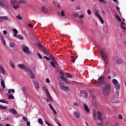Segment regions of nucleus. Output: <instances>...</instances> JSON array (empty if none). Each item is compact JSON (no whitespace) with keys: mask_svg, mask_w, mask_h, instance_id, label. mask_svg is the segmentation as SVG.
<instances>
[{"mask_svg":"<svg viewBox=\"0 0 126 126\" xmlns=\"http://www.w3.org/2000/svg\"><path fill=\"white\" fill-rule=\"evenodd\" d=\"M102 94L104 96L109 95L110 92H111V85L109 83L105 82L104 83L103 86L102 88Z\"/></svg>","mask_w":126,"mask_h":126,"instance_id":"1","label":"nucleus"},{"mask_svg":"<svg viewBox=\"0 0 126 126\" xmlns=\"http://www.w3.org/2000/svg\"><path fill=\"white\" fill-rule=\"evenodd\" d=\"M98 48L99 49L100 54L103 62H104V63H106V65H107L109 63V58L108 57V54L106 53L105 50L102 49H100L99 47H98Z\"/></svg>","mask_w":126,"mask_h":126,"instance_id":"2","label":"nucleus"},{"mask_svg":"<svg viewBox=\"0 0 126 126\" xmlns=\"http://www.w3.org/2000/svg\"><path fill=\"white\" fill-rule=\"evenodd\" d=\"M37 47L40 50V51H42V52H43V53H45L47 56V57H49L52 55V54L50 53H49L46 51V49L43 47L42 44L40 43H37Z\"/></svg>","mask_w":126,"mask_h":126,"instance_id":"3","label":"nucleus"},{"mask_svg":"<svg viewBox=\"0 0 126 126\" xmlns=\"http://www.w3.org/2000/svg\"><path fill=\"white\" fill-rule=\"evenodd\" d=\"M59 87L60 89L63 90L64 91H69V90H70V89H69L68 86H65L64 84L63 83L60 84Z\"/></svg>","mask_w":126,"mask_h":126,"instance_id":"4","label":"nucleus"},{"mask_svg":"<svg viewBox=\"0 0 126 126\" xmlns=\"http://www.w3.org/2000/svg\"><path fill=\"white\" fill-rule=\"evenodd\" d=\"M18 68H21L25 70V71H28L29 70V67H26L24 64H18Z\"/></svg>","mask_w":126,"mask_h":126,"instance_id":"5","label":"nucleus"},{"mask_svg":"<svg viewBox=\"0 0 126 126\" xmlns=\"http://www.w3.org/2000/svg\"><path fill=\"white\" fill-rule=\"evenodd\" d=\"M16 2V0H10L11 5L14 9H17L19 7V5L15 6Z\"/></svg>","mask_w":126,"mask_h":126,"instance_id":"6","label":"nucleus"},{"mask_svg":"<svg viewBox=\"0 0 126 126\" xmlns=\"http://www.w3.org/2000/svg\"><path fill=\"white\" fill-rule=\"evenodd\" d=\"M105 78H104V76H101L98 79V84H103L104 85V83L106 82V81H104Z\"/></svg>","mask_w":126,"mask_h":126,"instance_id":"7","label":"nucleus"},{"mask_svg":"<svg viewBox=\"0 0 126 126\" xmlns=\"http://www.w3.org/2000/svg\"><path fill=\"white\" fill-rule=\"evenodd\" d=\"M43 88H45L46 89V93L47 94V98H48L49 99L50 102H53V99L52 98V96H51L50 93L48 92V89L46 88V87L45 86H43Z\"/></svg>","mask_w":126,"mask_h":126,"instance_id":"8","label":"nucleus"},{"mask_svg":"<svg viewBox=\"0 0 126 126\" xmlns=\"http://www.w3.org/2000/svg\"><path fill=\"white\" fill-rule=\"evenodd\" d=\"M112 103H118L119 102V97H116L115 96H112L111 98Z\"/></svg>","mask_w":126,"mask_h":126,"instance_id":"9","label":"nucleus"},{"mask_svg":"<svg viewBox=\"0 0 126 126\" xmlns=\"http://www.w3.org/2000/svg\"><path fill=\"white\" fill-rule=\"evenodd\" d=\"M23 51L25 54H27V55H29L30 54V51H29V48L27 46H25L23 48Z\"/></svg>","mask_w":126,"mask_h":126,"instance_id":"10","label":"nucleus"},{"mask_svg":"<svg viewBox=\"0 0 126 126\" xmlns=\"http://www.w3.org/2000/svg\"><path fill=\"white\" fill-rule=\"evenodd\" d=\"M81 94H82V96H84L85 98H87L88 97V93L85 90H81L80 91Z\"/></svg>","mask_w":126,"mask_h":126,"instance_id":"11","label":"nucleus"},{"mask_svg":"<svg viewBox=\"0 0 126 126\" xmlns=\"http://www.w3.org/2000/svg\"><path fill=\"white\" fill-rule=\"evenodd\" d=\"M50 64L51 65H52V66H53V67L55 68L56 66L58 65V62H57L56 60H53V61H51V62L50 63Z\"/></svg>","mask_w":126,"mask_h":126,"instance_id":"12","label":"nucleus"},{"mask_svg":"<svg viewBox=\"0 0 126 126\" xmlns=\"http://www.w3.org/2000/svg\"><path fill=\"white\" fill-rule=\"evenodd\" d=\"M4 2V6H5V8H7V9H9V7H10V6H9V4H8V2H7L5 0H2Z\"/></svg>","mask_w":126,"mask_h":126,"instance_id":"13","label":"nucleus"},{"mask_svg":"<svg viewBox=\"0 0 126 126\" xmlns=\"http://www.w3.org/2000/svg\"><path fill=\"white\" fill-rule=\"evenodd\" d=\"M3 20H9L8 17L7 16H0V22H2Z\"/></svg>","mask_w":126,"mask_h":126,"instance_id":"14","label":"nucleus"},{"mask_svg":"<svg viewBox=\"0 0 126 126\" xmlns=\"http://www.w3.org/2000/svg\"><path fill=\"white\" fill-rule=\"evenodd\" d=\"M13 37H16V38H18L19 39H20V40H22L23 39V36L21 35H18L17 34H14L13 35Z\"/></svg>","mask_w":126,"mask_h":126,"instance_id":"15","label":"nucleus"},{"mask_svg":"<svg viewBox=\"0 0 126 126\" xmlns=\"http://www.w3.org/2000/svg\"><path fill=\"white\" fill-rule=\"evenodd\" d=\"M0 69L1 70L2 73H3L4 75H5V74H6V72H5V70H4V68L1 65H0Z\"/></svg>","mask_w":126,"mask_h":126,"instance_id":"16","label":"nucleus"},{"mask_svg":"<svg viewBox=\"0 0 126 126\" xmlns=\"http://www.w3.org/2000/svg\"><path fill=\"white\" fill-rule=\"evenodd\" d=\"M10 113L13 114V115H16L17 114V111L15 110L14 109L12 108L9 110Z\"/></svg>","mask_w":126,"mask_h":126,"instance_id":"17","label":"nucleus"},{"mask_svg":"<svg viewBox=\"0 0 126 126\" xmlns=\"http://www.w3.org/2000/svg\"><path fill=\"white\" fill-rule=\"evenodd\" d=\"M34 84L36 89H39L40 88V86H39V83L36 81L34 82Z\"/></svg>","mask_w":126,"mask_h":126,"instance_id":"18","label":"nucleus"},{"mask_svg":"<svg viewBox=\"0 0 126 126\" xmlns=\"http://www.w3.org/2000/svg\"><path fill=\"white\" fill-rule=\"evenodd\" d=\"M84 107H85V110L86 111V113H89L90 112V110L89 108H88V106H87V105L86 104H84Z\"/></svg>","mask_w":126,"mask_h":126,"instance_id":"19","label":"nucleus"},{"mask_svg":"<svg viewBox=\"0 0 126 126\" xmlns=\"http://www.w3.org/2000/svg\"><path fill=\"white\" fill-rule=\"evenodd\" d=\"M26 2H27L26 0H19L18 2L19 4H22V3H26Z\"/></svg>","mask_w":126,"mask_h":126,"instance_id":"20","label":"nucleus"},{"mask_svg":"<svg viewBox=\"0 0 126 126\" xmlns=\"http://www.w3.org/2000/svg\"><path fill=\"white\" fill-rule=\"evenodd\" d=\"M11 92H12V93H15V91L13 89H9L8 91V94H11Z\"/></svg>","mask_w":126,"mask_h":126,"instance_id":"21","label":"nucleus"},{"mask_svg":"<svg viewBox=\"0 0 126 126\" xmlns=\"http://www.w3.org/2000/svg\"><path fill=\"white\" fill-rule=\"evenodd\" d=\"M41 9L42 11L44 12V13H47L49 11V10L47 9V8H46V7H42Z\"/></svg>","mask_w":126,"mask_h":126,"instance_id":"22","label":"nucleus"},{"mask_svg":"<svg viewBox=\"0 0 126 126\" xmlns=\"http://www.w3.org/2000/svg\"><path fill=\"white\" fill-rule=\"evenodd\" d=\"M125 26H126V24L125 23L123 22L121 24V27L122 28V29H123V30H126V28Z\"/></svg>","mask_w":126,"mask_h":126,"instance_id":"23","label":"nucleus"},{"mask_svg":"<svg viewBox=\"0 0 126 126\" xmlns=\"http://www.w3.org/2000/svg\"><path fill=\"white\" fill-rule=\"evenodd\" d=\"M64 75H65L66 77H69V78H71V77H72V75L68 73H65Z\"/></svg>","mask_w":126,"mask_h":126,"instance_id":"24","label":"nucleus"},{"mask_svg":"<svg viewBox=\"0 0 126 126\" xmlns=\"http://www.w3.org/2000/svg\"><path fill=\"white\" fill-rule=\"evenodd\" d=\"M74 115L77 119H79V117H80V114H79V113L78 112H75L74 113Z\"/></svg>","mask_w":126,"mask_h":126,"instance_id":"25","label":"nucleus"},{"mask_svg":"<svg viewBox=\"0 0 126 126\" xmlns=\"http://www.w3.org/2000/svg\"><path fill=\"white\" fill-rule=\"evenodd\" d=\"M93 115L94 120L97 121L98 120V117H97V115H96V112H95V111H94Z\"/></svg>","mask_w":126,"mask_h":126,"instance_id":"26","label":"nucleus"},{"mask_svg":"<svg viewBox=\"0 0 126 126\" xmlns=\"http://www.w3.org/2000/svg\"><path fill=\"white\" fill-rule=\"evenodd\" d=\"M1 85L3 88H5V84H4V81L3 80H1Z\"/></svg>","mask_w":126,"mask_h":126,"instance_id":"27","label":"nucleus"},{"mask_svg":"<svg viewBox=\"0 0 126 126\" xmlns=\"http://www.w3.org/2000/svg\"><path fill=\"white\" fill-rule=\"evenodd\" d=\"M116 89H117V90L120 89L121 88V87L120 86V84H119V83H118L117 84H116L115 85Z\"/></svg>","mask_w":126,"mask_h":126,"instance_id":"28","label":"nucleus"},{"mask_svg":"<svg viewBox=\"0 0 126 126\" xmlns=\"http://www.w3.org/2000/svg\"><path fill=\"white\" fill-rule=\"evenodd\" d=\"M116 18L118 20V21H119V22H122V19L119 15H116Z\"/></svg>","mask_w":126,"mask_h":126,"instance_id":"29","label":"nucleus"},{"mask_svg":"<svg viewBox=\"0 0 126 126\" xmlns=\"http://www.w3.org/2000/svg\"><path fill=\"white\" fill-rule=\"evenodd\" d=\"M0 110H6L7 109V107L0 105Z\"/></svg>","mask_w":126,"mask_h":126,"instance_id":"30","label":"nucleus"},{"mask_svg":"<svg viewBox=\"0 0 126 126\" xmlns=\"http://www.w3.org/2000/svg\"><path fill=\"white\" fill-rule=\"evenodd\" d=\"M0 6H2V7L4 6V2L2 0H0Z\"/></svg>","mask_w":126,"mask_h":126,"instance_id":"31","label":"nucleus"},{"mask_svg":"<svg viewBox=\"0 0 126 126\" xmlns=\"http://www.w3.org/2000/svg\"><path fill=\"white\" fill-rule=\"evenodd\" d=\"M116 63L118 64H120L123 63V60H122L121 59L117 60L116 61Z\"/></svg>","mask_w":126,"mask_h":126,"instance_id":"32","label":"nucleus"},{"mask_svg":"<svg viewBox=\"0 0 126 126\" xmlns=\"http://www.w3.org/2000/svg\"><path fill=\"white\" fill-rule=\"evenodd\" d=\"M54 4L56 6H57L58 8H61V5H60V4L58 3L57 2H55Z\"/></svg>","mask_w":126,"mask_h":126,"instance_id":"33","label":"nucleus"},{"mask_svg":"<svg viewBox=\"0 0 126 126\" xmlns=\"http://www.w3.org/2000/svg\"><path fill=\"white\" fill-rule=\"evenodd\" d=\"M49 58H50L49 59L51 61V62L56 61V60H55V58H54V56H53V55H52L50 56Z\"/></svg>","mask_w":126,"mask_h":126,"instance_id":"34","label":"nucleus"},{"mask_svg":"<svg viewBox=\"0 0 126 126\" xmlns=\"http://www.w3.org/2000/svg\"><path fill=\"white\" fill-rule=\"evenodd\" d=\"M31 78H32V79H33V80H34V79H35V78H36V77L35 76V75L34 74V73L31 74Z\"/></svg>","mask_w":126,"mask_h":126,"instance_id":"35","label":"nucleus"},{"mask_svg":"<svg viewBox=\"0 0 126 126\" xmlns=\"http://www.w3.org/2000/svg\"><path fill=\"white\" fill-rule=\"evenodd\" d=\"M112 81H113V84H114V85L119 83V82H118V80H117V79H113Z\"/></svg>","mask_w":126,"mask_h":126,"instance_id":"36","label":"nucleus"},{"mask_svg":"<svg viewBox=\"0 0 126 126\" xmlns=\"http://www.w3.org/2000/svg\"><path fill=\"white\" fill-rule=\"evenodd\" d=\"M63 80H64V81H65L66 82H67V79H66V78L64 77V76L60 77Z\"/></svg>","mask_w":126,"mask_h":126,"instance_id":"37","label":"nucleus"},{"mask_svg":"<svg viewBox=\"0 0 126 126\" xmlns=\"http://www.w3.org/2000/svg\"><path fill=\"white\" fill-rule=\"evenodd\" d=\"M38 123L40 124V125H43V120L42 119H38Z\"/></svg>","mask_w":126,"mask_h":126,"instance_id":"38","label":"nucleus"},{"mask_svg":"<svg viewBox=\"0 0 126 126\" xmlns=\"http://www.w3.org/2000/svg\"><path fill=\"white\" fill-rule=\"evenodd\" d=\"M97 117H102V113L100 111H97Z\"/></svg>","mask_w":126,"mask_h":126,"instance_id":"39","label":"nucleus"},{"mask_svg":"<svg viewBox=\"0 0 126 126\" xmlns=\"http://www.w3.org/2000/svg\"><path fill=\"white\" fill-rule=\"evenodd\" d=\"M99 20L100 21L101 23L103 24L104 23V20L101 17L98 18Z\"/></svg>","mask_w":126,"mask_h":126,"instance_id":"40","label":"nucleus"},{"mask_svg":"<svg viewBox=\"0 0 126 126\" xmlns=\"http://www.w3.org/2000/svg\"><path fill=\"white\" fill-rule=\"evenodd\" d=\"M16 18H17L19 20H22V17L20 15H18L16 16Z\"/></svg>","mask_w":126,"mask_h":126,"instance_id":"41","label":"nucleus"},{"mask_svg":"<svg viewBox=\"0 0 126 126\" xmlns=\"http://www.w3.org/2000/svg\"><path fill=\"white\" fill-rule=\"evenodd\" d=\"M8 99H11V100H13L14 99V96L12 95H10L8 96Z\"/></svg>","mask_w":126,"mask_h":126,"instance_id":"42","label":"nucleus"},{"mask_svg":"<svg viewBox=\"0 0 126 126\" xmlns=\"http://www.w3.org/2000/svg\"><path fill=\"white\" fill-rule=\"evenodd\" d=\"M10 48H14V43H13V42H10Z\"/></svg>","mask_w":126,"mask_h":126,"instance_id":"43","label":"nucleus"},{"mask_svg":"<svg viewBox=\"0 0 126 126\" xmlns=\"http://www.w3.org/2000/svg\"><path fill=\"white\" fill-rule=\"evenodd\" d=\"M13 31L14 32V34H17V33H18V31H17V30L16 29H13Z\"/></svg>","mask_w":126,"mask_h":126,"instance_id":"44","label":"nucleus"},{"mask_svg":"<svg viewBox=\"0 0 126 126\" xmlns=\"http://www.w3.org/2000/svg\"><path fill=\"white\" fill-rule=\"evenodd\" d=\"M1 103H4L5 104H8V102H6L5 100H0Z\"/></svg>","mask_w":126,"mask_h":126,"instance_id":"45","label":"nucleus"},{"mask_svg":"<svg viewBox=\"0 0 126 126\" xmlns=\"http://www.w3.org/2000/svg\"><path fill=\"white\" fill-rule=\"evenodd\" d=\"M10 63L11 64V66H12V67H13V68H14V63H13V62H12V61H10Z\"/></svg>","mask_w":126,"mask_h":126,"instance_id":"46","label":"nucleus"},{"mask_svg":"<svg viewBox=\"0 0 126 126\" xmlns=\"http://www.w3.org/2000/svg\"><path fill=\"white\" fill-rule=\"evenodd\" d=\"M61 14L62 16H64V15H65V14H64V11H62L61 12Z\"/></svg>","mask_w":126,"mask_h":126,"instance_id":"47","label":"nucleus"},{"mask_svg":"<svg viewBox=\"0 0 126 126\" xmlns=\"http://www.w3.org/2000/svg\"><path fill=\"white\" fill-rule=\"evenodd\" d=\"M49 106L51 110H54V107H53V105H52V104L49 103Z\"/></svg>","mask_w":126,"mask_h":126,"instance_id":"48","label":"nucleus"},{"mask_svg":"<svg viewBox=\"0 0 126 126\" xmlns=\"http://www.w3.org/2000/svg\"><path fill=\"white\" fill-rule=\"evenodd\" d=\"M95 14H96V16L97 17V18L101 17V16H100V14H99V13H98V11H97V12L95 13Z\"/></svg>","mask_w":126,"mask_h":126,"instance_id":"49","label":"nucleus"},{"mask_svg":"<svg viewBox=\"0 0 126 126\" xmlns=\"http://www.w3.org/2000/svg\"><path fill=\"white\" fill-rule=\"evenodd\" d=\"M37 56H38L39 59L40 60H42V55H41V54H40V53H37Z\"/></svg>","mask_w":126,"mask_h":126,"instance_id":"50","label":"nucleus"},{"mask_svg":"<svg viewBox=\"0 0 126 126\" xmlns=\"http://www.w3.org/2000/svg\"><path fill=\"white\" fill-rule=\"evenodd\" d=\"M22 90L24 92V93H26V88H25V87H24L22 88Z\"/></svg>","mask_w":126,"mask_h":126,"instance_id":"51","label":"nucleus"},{"mask_svg":"<svg viewBox=\"0 0 126 126\" xmlns=\"http://www.w3.org/2000/svg\"><path fill=\"white\" fill-rule=\"evenodd\" d=\"M60 73L62 75L61 76H64V73H63V72L62 71H60Z\"/></svg>","mask_w":126,"mask_h":126,"instance_id":"52","label":"nucleus"},{"mask_svg":"<svg viewBox=\"0 0 126 126\" xmlns=\"http://www.w3.org/2000/svg\"><path fill=\"white\" fill-rule=\"evenodd\" d=\"M43 58L46 59V61H50V59L47 56H44Z\"/></svg>","mask_w":126,"mask_h":126,"instance_id":"53","label":"nucleus"},{"mask_svg":"<svg viewBox=\"0 0 126 126\" xmlns=\"http://www.w3.org/2000/svg\"><path fill=\"white\" fill-rule=\"evenodd\" d=\"M52 111H53L54 114L57 115V111H56V110H55V108H53V109H52Z\"/></svg>","mask_w":126,"mask_h":126,"instance_id":"54","label":"nucleus"},{"mask_svg":"<svg viewBox=\"0 0 126 126\" xmlns=\"http://www.w3.org/2000/svg\"><path fill=\"white\" fill-rule=\"evenodd\" d=\"M28 26L30 27V28H33V26L31 24H28Z\"/></svg>","mask_w":126,"mask_h":126,"instance_id":"55","label":"nucleus"},{"mask_svg":"<svg viewBox=\"0 0 126 126\" xmlns=\"http://www.w3.org/2000/svg\"><path fill=\"white\" fill-rule=\"evenodd\" d=\"M83 17H84V15H83V14H82L81 16H80L79 17V19H82V18H83Z\"/></svg>","mask_w":126,"mask_h":126,"instance_id":"56","label":"nucleus"},{"mask_svg":"<svg viewBox=\"0 0 126 126\" xmlns=\"http://www.w3.org/2000/svg\"><path fill=\"white\" fill-rule=\"evenodd\" d=\"M98 118L99 121H103V118H102V116H98Z\"/></svg>","mask_w":126,"mask_h":126,"instance_id":"57","label":"nucleus"},{"mask_svg":"<svg viewBox=\"0 0 126 126\" xmlns=\"http://www.w3.org/2000/svg\"><path fill=\"white\" fill-rule=\"evenodd\" d=\"M118 118H119V119H121L122 120V119H123V116H122V115H119Z\"/></svg>","mask_w":126,"mask_h":126,"instance_id":"58","label":"nucleus"},{"mask_svg":"<svg viewBox=\"0 0 126 126\" xmlns=\"http://www.w3.org/2000/svg\"><path fill=\"white\" fill-rule=\"evenodd\" d=\"M23 120H24L25 122H27V121H28V119H27L26 117H23Z\"/></svg>","mask_w":126,"mask_h":126,"instance_id":"59","label":"nucleus"},{"mask_svg":"<svg viewBox=\"0 0 126 126\" xmlns=\"http://www.w3.org/2000/svg\"><path fill=\"white\" fill-rule=\"evenodd\" d=\"M46 82H47V83H50V79H49V78H47L46 79Z\"/></svg>","mask_w":126,"mask_h":126,"instance_id":"60","label":"nucleus"},{"mask_svg":"<svg viewBox=\"0 0 126 126\" xmlns=\"http://www.w3.org/2000/svg\"><path fill=\"white\" fill-rule=\"evenodd\" d=\"M87 13H88V14H91V10H87Z\"/></svg>","mask_w":126,"mask_h":126,"instance_id":"61","label":"nucleus"},{"mask_svg":"<svg viewBox=\"0 0 126 126\" xmlns=\"http://www.w3.org/2000/svg\"><path fill=\"white\" fill-rule=\"evenodd\" d=\"M109 73H110V70H106V74L108 75Z\"/></svg>","mask_w":126,"mask_h":126,"instance_id":"62","label":"nucleus"},{"mask_svg":"<svg viewBox=\"0 0 126 126\" xmlns=\"http://www.w3.org/2000/svg\"><path fill=\"white\" fill-rule=\"evenodd\" d=\"M116 9H117V10L118 11V12L120 13V7H116Z\"/></svg>","mask_w":126,"mask_h":126,"instance_id":"63","label":"nucleus"},{"mask_svg":"<svg viewBox=\"0 0 126 126\" xmlns=\"http://www.w3.org/2000/svg\"><path fill=\"white\" fill-rule=\"evenodd\" d=\"M73 15H74V16H75V17H76V18L78 17V14H74Z\"/></svg>","mask_w":126,"mask_h":126,"instance_id":"64","label":"nucleus"}]
</instances>
